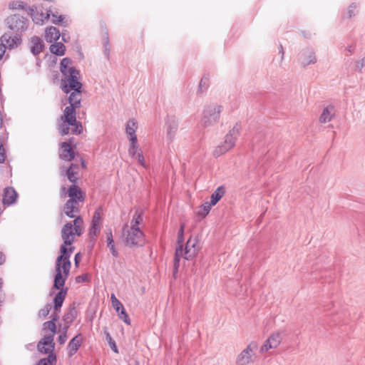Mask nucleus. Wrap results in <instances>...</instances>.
<instances>
[{
    "label": "nucleus",
    "mask_w": 365,
    "mask_h": 365,
    "mask_svg": "<svg viewBox=\"0 0 365 365\" xmlns=\"http://www.w3.org/2000/svg\"><path fill=\"white\" fill-rule=\"evenodd\" d=\"M81 164H82V167H83V168H85V167H86V165H85V162H84V160H82V161H81Z\"/></svg>",
    "instance_id": "51"
},
{
    "label": "nucleus",
    "mask_w": 365,
    "mask_h": 365,
    "mask_svg": "<svg viewBox=\"0 0 365 365\" xmlns=\"http://www.w3.org/2000/svg\"><path fill=\"white\" fill-rule=\"evenodd\" d=\"M200 250L199 241L196 237L190 236L187 240L185 247L182 244L179 245L175 250L174 269L175 274L177 272L179 267V262L180 258H184L186 260H190L196 257L198 252Z\"/></svg>",
    "instance_id": "4"
},
{
    "label": "nucleus",
    "mask_w": 365,
    "mask_h": 365,
    "mask_svg": "<svg viewBox=\"0 0 365 365\" xmlns=\"http://www.w3.org/2000/svg\"><path fill=\"white\" fill-rule=\"evenodd\" d=\"M50 309H51V306L50 305L46 306V307L44 309H41L39 312V315L42 316L43 317H46L48 314V313H49Z\"/></svg>",
    "instance_id": "42"
},
{
    "label": "nucleus",
    "mask_w": 365,
    "mask_h": 365,
    "mask_svg": "<svg viewBox=\"0 0 365 365\" xmlns=\"http://www.w3.org/2000/svg\"><path fill=\"white\" fill-rule=\"evenodd\" d=\"M69 106H73L75 108L80 107L81 101V90L73 91L69 96Z\"/></svg>",
    "instance_id": "23"
},
{
    "label": "nucleus",
    "mask_w": 365,
    "mask_h": 365,
    "mask_svg": "<svg viewBox=\"0 0 365 365\" xmlns=\"http://www.w3.org/2000/svg\"><path fill=\"white\" fill-rule=\"evenodd\" d=\"M141 150L138 148L137 143H131V145L128 150L129 154L133 157H135L137 153H140Z\"/></svg>",
    "instance_id": "35"
},
{
    "label": "nucleus",
    "mask_w": 365,
    "mask_h": 365,
    "mask_svg": "<svg viewBox=\"0 0 365 365\" xmlns=\"http://www.w3.org/2000/svg\"><path fill=\"white\" fill-rule=\"evenodd\" d=\"M87 280H88V274H82V275L77 276L76 277V282L77 283L86 282Z\"/></svg>",
    "instance_id": "43"
},
{
    "label": "nucleus",
    "mask_w": 365,
    "mask_h": 365,
    "mask_svg": "<svg viewBox=\"0 0 365 365\" xmlns=\"http://www.w3.org/2000/svg\"><path fill=\"white\" fill-rule=\"evenodd\" d=\"M67 194L69 200L65 203L61 215L64 214L68 217L75 219L77 217L76 214L80 211L78 202L84 201L85 195L81 188L75 184L70 186Z\"/></svg>",
    "instance_id": "2"
},
{
    "label": "nucleus",
    "mask_w": 365,
    "mask_h": 365,
    "mask_svg": "<svg viewBox=\"0 0 365 365\" xmlns=\"http://www.w3.org/2000/svg\"><path fill=\"white\" fill-rule=\"evenodd\" d=\"M113 245H114V241H113V235H112L111 232H109L107 235V245H108V247H109V246Z\"/></svg>",
    "instance_id": "45"
},
{
    "label": "nucleus",
    "mask_w": 365,
    "mask_h": 365,
    "mask_svg": "<svg viewBox=\"0 0 365 365\" xmlns=\"http://www.w3.org/2000/svg\"><path fill=\"white\" fill-rule=\"evenodd\" d=\"M60 37V31L53 26L47 28L45 31V39L47 42L51 43L57 41Z\"/></svg>",
    "instance_id": "19"
},
{
    "label": "nucleus",
    "mask_w": 365,
    "mask_h": 365,
    "mask_svg": "<svg viewBox=\"0 0 365 365\" xmlns=\"http://www.w3.org/2000/svg\"><path fill=\"white\" fill-rule=\"evenodd\" d=\"M107 340H108L109 345H110V348L112 349V350L115 353H118L115 342L113 340V339L111 338V336H110L109 334H107Z\"/></svg>",
    "instance_id": "37"
},
{
    "label": "nucleus",
    "mask_w": 365,
    "mask_h": 365,
    "mask_svg": "<svg viewBox=\"0 0 365 365\" xmlns=\"http://www.w3.org/2000/svg\"><path fill=\"white\" fill-rule=\"evenodd\" d=\"M31 15L33 20L36 24H43L45 20L49 18L50 13L48 11H46L45 14L41 12L40 14H38V12L36 13L34 10L32 9L31 10Z\"/></svg>",
    "instance_id": "26"
},
{
    "label": "nucleus",
    "mask_w": 365,
    "mask_h": 365,
    "mask_svg": "<svg viewBox=\"0 0 365 365\" xmlns=\"http://www.w3.org/2000/svg\"><path fill=\"white\" fill-rule=\"evenodd\" d=\"M283 334L279 331H275L271 334L264 341L259 349L261 354H265L270 349H277L282 343Z\"/></svg>",
    "instance_id": "11"
},
{
    "label": "nucleus",
    "mask_w": 365,
    "mask_h": 365,
    "mask_svg": "<svg viewBox=\"0 0 365 365\" xmlns=\"http://www.w3.org/2000/svg\"><path fill=\"white\" fill-rule=\"evenodd\" d=\"M138 128V124L134 120H130L126 125V133L129 136L131 143H137L135 131Z\"/></svg>",
    "instance_id": "17"
},
{
    "label": "nucleus",
    "mask_w": 365,
    "mask_h": 365,
    "mask_svg": "<svg viewBox=\"0 0 365 365\" xmlns=\"http://www.w3.org/2000/svg\"><path fill=\"white\" fill-rule=\"evenodd\" d=\"M66 332L67 329H63V333L58 336V341L59 342V344H64L65 342L66 341L68 338Z\"/></svg>",
    "instance_id": "38"
},
{
    "label": "nucleus",
    "mask_w": 365,
    "mask_h": 365,
    "mask_svg": "<svg viewBox=\"0 0 365 365\" xmlns=\"http://www.w3.org/2000/svg\"><path fill=\"white\" fill-rule=\"evenodd\" d=\"M108 247H109V249H110V252H111L112 255H113L114 257H116V256L118 255V252H117V250H115V245H113L109 246Z\"/></svg>",
    "instance_id": "48"
},
{
    "label": "nucleus",
    "mask_w": 365,
    "mask_h": 365,
    "mask_svg": "<svg viewBox=\"0 0 365 365\" xmlns=\"http://www.w3.org/2000/svg\"><path fill=\"white\" fill-rule=\"evenodd\" d=\"M73 71H76V69L71 66V61L68 58H63L61 63V73L63 75H66L71 73Z\"/></svg>",
    "instance_id": "28"
},
{
    "label": "nucleus",
    "mask_w": 365,
    "mask_h": 365,
    "mask_svg": "<svg viewBox=\"0 0 365 365\" xmlns=\"http://www.w3.org/2000/svg\"><path fill=\"white\" fill-rule=\"evenodd\" d=\"M221 113V106L216 105V104H212L210 106H207L205 110H203V115H202V123L203 124L207 126L212 125L215 123H216Z\"/></svg>",
    "instance_id": "9"
},
{
    "label": "nucleus",
    "mask_w": 365,
    "mask_h": 365,
    "mask_svg": "<svg viewBox=\"0 0 365 365\" xmlns=\"http://www.w3.org/2000/svg\"><path fill=\"white\" fill-rule=\"evenodd\" d=\"M112 305L117 312H119L123 309H125L123 305L119 300L118 302L113 303Z\"/></svg>",
    "instance_id": "41"
},
{
    "label": "nucleus",
    "mask_w": 365,
    "mask_h": 365,
    "mask_svg": "<svg viewBox=\"0 0 365 365\" xmlns=\"http://www.w3.org/2000/svg\"><path fill=\"white\" fill-rule=\"evenodd\" d=\"M257 349V343L251 341L236 357L237 365H248L253 363L256 359L255 351Z\"/></svg>",
    "instance_id": "8"
},
{
    "label": "nucleus",
    "mask_w": 365,
    "mask_h": 365,
    "mask_svg": "<svg viewBox=\"0 0 365 365\" xmlns=\"http://www.w3.org/2000/svg\"><path fill=\"white\" fill-rule=\"evenodd\" d=\"M118 313V316L120 317V319L123 320V322L125 323H126L127 324H130V318L125 311V309H123L122 310H120Z\"/></svg>",
    "instance_id": "36"
},
{
    "label": "nucleus",
    "mask_w": 365,
    "mask_h": 365,
    "mask_svg": "<svg viewBox=\"0 0 365 365\" xmlns=\"http://www.w3.org/2000/svg\"><path fill=\"white\" fill-rule=\"evenodd\" d=\"M74 260H75V265H76V267H78V266L79 262H81V254H80V253H77V254H76Z\"/></svg>",
    "instance_id": "46"
},
{
    "label": "nucleus",
    "mask_w": 365,
    "mask_h": 365,
    "mask_svg": "<svg viewBox=\"0 0 365 365\" xmlns=\"http://www.w3.org/2000/svg\"><path fill=\"white\" fill-rule=\"evenodd\" d=\"M212 207V205L209 202H205L198 207L197 216L204 218L210 212Z\"/></svg>",
    "instance_id": "29"
},
{
    "label": "nucleus",
    "mask_w": 365,
    "mask_h": 365,
    "mask_svg": "<svg viewBox=\"0 0 365 365\" xmlns=\"http://www.w3.org/2000/svg\"><path fill=\"white\" fill-rule=\"evenodd\" d=\"M74 316L71 312L66 313L63 317V321L66 322V325L63 329H68L70 324L73 322Z\"/></svg>",
    "instance_id": "33"
},
{
    "label": "nucleus",
    "mask_w": 365,
    "mask_h": 365,
    "mask_svg": "<svg viewBox=\"0 0 365 365\" xmlns=\"http://www.w3.org/2000/svg\"><path fill=\"white\" fill-rule=\"evenodd\" d=\"M43 48V43L41 39L38 37L34 36L31 40V52L36 55L41 53Z\"/></svg>",
    "instance_id": "22"
},
{
    "label": "nucleus",
    "mask_w": 365,
    "mask_h": 365,
    "mask_svg": "<svg viewBox=\"0 0 365 365\" xmlns=\"http://www.w3.org/2000/svg\"><path fill=\"white\" fill-rule=\"evenodd\" d=\"M84 229V223L81 216H77L73 222H68L64 225L61 230V237L66 248L74 247L72 244L76 236L79 237L82 235Z\"/></svg>",
    "instance_id": "3"
},
{
    "label": "nucleus",
    "mask_w": 365,
    "mask_h": 365,
    "mask_svg": "<svg viewBox=\"0 0 365 365\" xmlns=\"http://www.w3.org/2000/svg\"><path fill=\"white\" fill-rule=\"evenodd\" d=\"M18 194L11 187H7L4 190L3 203L5 205H11L17 199Z\"/></svg>",
    "instance_id": "16"
},
{
    "label": "nucleus",
    "mask_w": 365,
    "mask_h": 365,
    "mask_svg": "<svg viewBox=\"0 0 365 365\" xmlns=\"http://www.w3.org/2000/svg\"><path fill=\"white\" fill-rule=\"evenodd\" d=\"M142 222V215L136 212L131 220L130 227L124 232L127 245H139L143 244V234L139 227V225Z\"/></svg>",
    "instance_id": "6"
},
{
    "label": "nucleus",
    "mask_w": 365,
    "mask_h": 365,
    "mask_svg": "<svg viewBox=\"0 0 365 365\" xmlns=\"http://www.w3.org/2000/svg\"><path fill=\"white\" fill-rule=\"evenodd\" d=\"M57 320L56 317H53L52 320L46 322L43 324V330L46 334L45 336H52L56 333V325L55 322Z\"/></svg>",
    "instance_id": "18"
},
{
    "label": "nucleus",
    "mask_w": 365,
    "mask_h": 365,
    "mask_svg": "<svg viewBox=\"0 0 365 365\" xmlns=\"http://www.w3.org/2000/svg\"><path fill=\"white\" fill-rule=\"evenodd\" d=\"M134 158L137 159L139 164H140L143 166H145V159L143 155L142 151L140 153H137V155Z\"/></svg>",
    "instance_id": "40"
},
{
    "label": "nucleus",
    "mask_w": 365,
    "mask_h": 365,
    "mask_svg": "<svg viewBox=\"0 0 365 365\" xmlns=\"http://www.w3.org/2000/svg\"><path fill=\"white\" fill-rule=\"evenodd\" d=\"M50 51L53 54L63 56L65 53L66 47L62 43H56L51 45Z\"/></svg>",
    "instance_id": "30"
},
{
    "label": "nucleus",
    "mask_w": 365,
    "mask_h": 365,
    "mask_svg": "<svg viewBox=\"0 0 365 365\" xmlns=\"http://www.w3.org/2000/svg\"><path fill=\"white\" fill-rule=\"evenodd\" d=\"M4 262L5 256L1 252H0V265L2 264Z\"/></svg>",
    "instance_id": "49"
},
{
    "label": "nucleus",
    "mask_w": 365,
    "mask_h": 365,
    "mask_svg": "<svg viewBox=\"0 0 365 365\" xmlns=\"http://www.w3.org/2000/svg\"><path fill=\"white\" fill-rule=\"evenodd\" d=\"M76 109L73 106H67L64 109L63 114L61 117L63 124L58 128L62 135L69 133V127L67 125L73 127L71 129L72 134L79 135L82 133L83 126L81 123L76 120Z\"/></svg>",
    "instance_id": "5"
},
{
    "label": "nucleus",
    "mask_w": 365,
    "mask_h": 365,
    "mask_svg": "<svg viewBox=\"0 0 365 365\" xmlns=\"http://www.w3.org/2000/svg\"><path fill=\"white\" fill-rule=\"evenodd\" d=\"M56 361V355L54 354H50L48 357L41 359L37 365H54Z\"/></svg>",
    "instance_id": "31"
},
{
    "label": "nucleus",
    "mask_w": 365,
    "mask_h": 365,
    "mask_svg": "<svg viewBox=\"0 0 365 365\" xmlns=\"http://www.w3.org/2000/svg\"><path fill=\"white\" fill-rule=\"evenodd\" d=\"M110 299H111V302H112V304L118 301V299L116 298L115 295L114 294H112L111 296H110Z\"/></svg>",
    "instance_id": "50"
},
{
    "label": "nucleus",
    "mask_w": 365,
    "mask_h": 365,
    "mask_svg": "<svg viewBox=\"0 0 365 365\" xmlns=\"http://www.w3.org/2000/svg\"><path fill=\"white\" fill-rule=\"evenodd\" d=\"M59 156L66 161H71L74 158L75 153L71 143L64 142L60 145Z\"/></svg>",
    "instance_id": "14"
},
{
    "label": "nucleus",
    "mask_w": 365,
    "mask_h": 365,
    "mask_svg": "<svg viewBox=\"0 0 365 365\" xmlns=\"http://www.w3.org/2000/svg\"><path fill=\"white\" fill-rule=\"evenodd\" d=\"M225 194V190L222 187H219L212 194L210 197V202H209L212 206L215 205L217 202L223 197Z\"/></svg>",
    "instance_id": "27"
},
{
    "label": "nucleus",
    "mask_w": 365,
    "mask_h": 365,
    "mask_svg": "<svg viewBox=\"0 0 365 365\" xmlns=\"http://www.w3.org/2000/svg\"><path fill=\"white\" fill-rule=\"evenodd\" d=\"M334 115V108L333 106H329L323 110V111L319 117V121L322 123H328V122L331 121V120L332 119Z\"/></svg>",
    "instance_id": "20"
},
{
    "label": "nucleus",
    "mask_w": 365,
    "mask_h": 365,
    "mask_svg": "<svg viewBox=\"0 0 365 365\" xmlns=\"http://www.w3.org/2000/svg\"><path fill=\"white\" fill-rule=\"evenodd\" d=\"M1 41L4 42L6 45L9 48H12L17 46L20 43V39L16 36H11L7 34H5L1 37Z\"/></svg>",
    "instance_id": "24"
},
{
    "label": "nucleus",
    "mask_w": 365,
    "mask_h": 365,
    "mask_svg": "<svg viewBox=\"0 0 365 365\" xmlns=\"http://www.w3.org/2000/svg\"><path fill=\"white\" fill-rule=\"evenodd\" d=\"M81 344V337L77 335L73 337L68 345V352L69 356H73L78 349Z\"/></svg>",
    "instance_id": "21"
},
{
    "label": "nucleus",
    "mask_w": 365,
    "mask_h": 365,
    "mask_svg": "<svg viewBox=\"0 0 365 365\" xmlns=\"http://www.w3.org/2000/svg\"><path fill=\"white\" fill-rule=\"evenodd\" d=\"M6 23L11 30L19 31L25 28L26 21L24 18L19 15H13L7 18Z\"/></svg>",
    "instance_id": "13"
},
{
    "label": "nucleus",
    "mask_w": 365,
    "mask_h": 365,
    "mask_svg": "<svg viewBox=\"0 0 365 365\" xmlns=\"http://www.w3.org/2000/svg\"><path fill=\"white\" fill-rule=\"evenodd\" d=\"M54 345L53 337L52 336H44L38 344V349L39 351L45 354H53Z\"/></svg>",
    "instance_id": "12"
},
{
    "label": "nucleus",
    "mask_w": 365,
    "mask_h": 365,
    "mask_svg": "<svg viewBox=\"0 0 365 365\" xmlns=\"http://www.w3.org/2000/svg\"><path fill=\"white\" fill-rule=\"evenodd\" d=\"M4 53H5V45L0 44V61L2 59Z\"/></svg>",
    "instance_id": "47"
},
{
    "label": "nucleus",
    "mask_w": 365,
    "mask_h": 365,
    "mask_svg": "<svg viewBox=\"0 0 365 365\" xmlns=\"http://www.w3.org/2000/svg\"><path fill=\"white\" fill-rule=\"evenodd\" d=\"M5 160V153L4 149L3 148V145L0 143V163H3Z\"/></svg>",
    "instance_id": "44"
},
{
    "label": "nucleus",
    "mask_w": 365,
    "mask_h": 365,
    "mask_svg": "<svg viewBox=\"0 0 365 365\" xmlns=\"http://www.w3.org/2000/svg\"><path fill=\"white\" fill-rule=\"evenodd\" d=\"M9 7L12 9H24V4L22 1L12 2L9 4Z\"/></svg>",
    "instance_id": "39"
},
{
    "label": "nucleus",
    "mask_w": 365,
    "mask_h": 365,
    "mask_svg": "<svg viewBox=\"0 0 365 365\" xmlns=\"http://www.w3.org/2000/svg\"><path fill=\"white\" fill-rule=\"evenodd\" d=\"M65 79L63 81V91L68 93L71 90H81L82 84L78 81L79 73L78 71H73L71 73L64 75Z\"/></svg>",
    "instance_id": "10"
},
{
    "label": "nucleus",
    "mask_w": 365,
    "mask_h": 365,
    "mask_svg": "<svg viewBox=\"0 0 365 365\" xmlns=\"http://www.w3.org/2000/svg\"><path fill=\"white\" fill-rule=\"evenodd\" d=\"M78 165L76 164H71L67 170V178L73 183H76L78 180Z\"/></svg>",
    "instance_id": "25"
},
{
    "label": "nucleus",
    "mask_w": 365,
    "mask_h": 365,
    "mask_svg": "<svg viewBox=\"0 0 365 365\" xmlns=\"http://www.w3.org/2000/svg\"><path fill=\"white\" fill-rule=\"evenodd\" d=\"M238 135V130L232 128L225 136L223 140L220 142L213 149L212 154L215 157H220L231 150L235 146V142Z\"/></svg>",
    "instance_id": "7"
},
{
    "label": "nucleus",
    "mask_w": 365,
    "mask_h": 365,
    "mask_svg": "<svg viewBox=\"0 0 365 365\" xmlns=\"http://www.w3.org/2000/svg\"><path fill=\"white\" fill-rule=\"evenodd\" d=\"M102 210L98 209L93 214L92 224L90 228V235L96 236L101 230Z\"/></svg>",
    "instance_id": "15"
},
{
    "label": "nucleus",
    "mask_w": 365,
    "mask_h": 365,
    "mask_svg": "<svg viewBox=\"0 0 365 365\" xmlns=\"http://www.w3.org/2000/svg\"><path fill=\"white\" fill-rule=\"evenodd\" d=\"M185 228V223L181 222L180 229L178 233V244L179 245H182L184 241V231Z\"/></svg>",
    "instance_id": "32"
},
{
    "label": "nucleus",
    "mask_w": 365,
    "mask_h": 365,
    "mask_svg": "<svg viewBox=\"0 0 365 365\" xmlns=\"http://www.w3.org/2000/svg\"><path fill=\"white\" fill-rule=\"evenodd\" d=\"M74 250V247L66 248L61 246L60 255L57 257L55 264V277L53 289L58 290L53 299V307L56 310L60 309L65 300L68 292V288L65 287V282L70 274L71 263L70 257Z\"/></svg>",
    "instance_id": "1"
},
{
    "label": "nucleus",
    "mask_w": 365,
    "mask_h": 365,
    "mask_svg": "<svg viewBox=\"0 0 365 365\" xmlns=\"http://www.w3.org/2000/svg\"><path fill=\"white\" fill-rule=\"evenodd\" d=\"M52 17V23L54 24H60L64 20V16L63 15L58 14L57 12L51 14Z\"/></svg>",
    "instance_id": "34"
}]
</instances>
